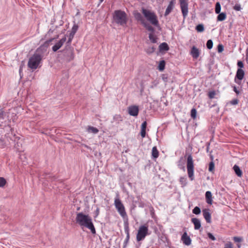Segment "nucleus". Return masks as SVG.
Listing matches in <instances>:
<instances>
[{
    "label": "nucleus",
    "mask_w": 248,
    "mask_h": 248,
    "mask_svg": "<svg viewBox=\"0 0 248 248\" xmlns=\"http://www.w3.org/2000/svg\"><path fill=\"white\" fill-rule=\"evenodd\" d=\"M76 220L77 223L81 227H86L90 230L93 234L96 233L92 219L88 215L84 214L83 213H78L76 216Z\"/></svg>",
    "instance_id": "1"
},
{
    "label": "nucleus",
    "mask_w": 248,
    "mask_h": 248,
    "mask_svg": "<svg viewBox=\"0 0 248 248\" xmlns=\"http://www.w3.org/2000/svg\"><path fill=\"white\" fill-rule=\"evenodd\" d=\"M113 20L116 24L122 26L126 25L128 18L126 13L121 10H116L113 15Z\"/></svg>",
    "instance_id": "2"
},
{
    "label": "nucleus",
    "mask_w": 248,
    "mask_h": 248,
    "mask_svg": "<svg viewBox=\"0 0 248 248\" xmlns=\"http://www.w3.org/2000/svg\"><path fill=\"white\" fill-rule=\"evenodd\" d=\"M142 13L147 19L152 24L156 26L158 25V21L157 16L155 13L149 10L142 9Z\"/></svg>",
    "instance_id": "3"
},
{
    "label": "nucleus",
    "mask_w": 248,
    "mask_h": 248,
    "mask_svg": "<svg viewBox=\"0 0 248 248\" xmlns=\"http://www.w3.org/2000/svg\"><path fill=\"white\" fill-rule=\"evenodd\" d=\"M41 60L42 57L41 55L35 53L29 59L28 65L29 67L32 69H36Z\"/></svg>",
    "instance_id": "4"
},
{
    "label": "nucleus",
    "mask_w": 248,
    "mask_h": 248,
    "mask_svg": "<svg viewBox=\"0 0 248 248\" xmlns=\"http://www.w3.org/2000/svg\"><path fill=\"white\" fill-rule=\"evenodd\" d=\"M148 225L147 224L140 226L136 236L137 241L139 242L144 239L148 235Z\"/></svg>",
    "instance_id": "5"
},
{
    "label": "nucleus",
    "mask_w": 248,
    "mask_h": 248,
    "mask_svg": "<svg viewBox=\"0 0 248 248\" xmlns=\"http://www.w3.org/2000/svg\"><path fill=\"white\" fill-rule=\"evenodd\" d=\"M114 205L120 216L124 219H127V216L125 211V207L119 198H116L115 199Z\"/></svg>",
    "instance_id": "6"
},
{
    "label": "nucleus",
    "mask_w": 248,
    "mask_h": 248,
    "mask_svg": "<svg viewBox=\"0 0 248 248\" xmlns=\"http://www.w3.org/2000/svg\"><path fill=\"white\" fill-rule=\"evenodd\" d=\"M186 168L189 178L192 181L194 179V162L192 156L189 155L187 158Z\"/></svg>",
    "instance_id": "7"
},
{
    "label": "nucleus",
    "mask_w": 248,
    "mask_h": 248,
    "mask_svg": "<svg viewBox=\"0 0 248 248\" xmlns=\"http://www.w3.org/2000/svg\"><path fill=\"white\" fill-rule=\"evenodd\" d=\"M244 71L241 68H238L237 70L236 76L234 78L235 82L237 84H239L240 82H238L237 79L240 81L242 80L244 78Z\"/></svg>",
    "instance_id": "8"
},
{
    "label": "nucleus",
    "mask_w": 248,
    "mask_h": 248,
    "mask_svg": "<svg viewBox=\"0 0 248 248\" xmlns=\"http://www.w3.org/2000/svg\"><path fill=\"white\" fill-rule=\"evenodd\" d=\"M66 40V38L65 36H64V37L62 38L58 43H57L52 47L53 51L54 52L57 51L59 49H60L62 46L65 43Z\"/></svg>",
    "instance_id": "9"
},
{
    "label": "nucleus",
    "mask_w": 248,
    "mask_h": 248,
    "mask_svg": "<svg viewBox=\"0 0 248 248\" xmlns=\"http://www.w3.org/2000/svg\"><path fill=\"white\" fill-rule=\"evenodd\" d=\"M128 113L133 116H137L139 113V108L136 106H130L128 108Z\"/></svg>",
    "instance_id": "10"
},
{
    "label": "nucleus",
    "mask_w": 248,
    "mask_h": 248,
    "mask_svg": "<svg viewBox=\"0 0 248 248\" xmlns=\"http://www.w3.org/2000/svg\"><path fill=\"white\" fill-rule=\"evenodd\" d=\"M181 240L183 243L186 246H189L191 243V240L189 236H188L187 233L186 232H185L181 237Z\"/></svg>",
    "instance_id": "11"
},
{
    "label": "nucleus",
    "mask_w": 248,
    "mask_h": 248,
    "mask_svg": "<svg viewBox=\"0 0 248 248\" xmlns=\"http://www.w3.org/2000/svg\"><path fill=\"white\" fill-rule=\"evenodd\" d=\"M175 3V0H171V1L170 2V3L166 10V11H165V13L164 14L165 16H167L171 12L172 10L174 8Z\"/></svg>",
    "instance_id": "12"
},
{
    "label": "nucleus",
    "mask_w": 248,
    "mask_h": 248,
    "mask_svg": "<svg viewBox=\"0 0 248 248\" xmlns=\"http://www.w3.org/2000/svg\"><path fill=\"white\" fill-rule=\"evenodd\" d=\"M203 216L207 223L211 222V216L209 209H204L202 211Z\"/></svg>",
    "instance_id": "13"
},
{
    "label": "nucleus",
    "mask_w": 248,
    "mask_h": 248,
    "mask_svg": "<svg viewBox=\"0 0 248 248\" xmlns=\"http://www.w3.org/2000/svg\"><path fill=\"white\" fill-rule=\"evenodd\" d=\"M190 54L194 59H197L200 55V50L195 46H193L191 50Z\"/></svg>",
    "instance_id": "14"
},
{
    "label": "nucleus",
    "mask_w": 248,
    "mask_h": 248,
    "mask_svg": "<svg viewBox=\"0 0 248 248\" xmlns=\"http://www.w3.org/2000/svg\"><path fill=\"white\" fill-rule=\"evenodd\" d=\"M191 222L193 223L195 230H199L201 227V222L199 219L193 218L191 219Z\"/></svg>",
    "instance_id": "15"
},
{
    "label": "nucleus",
    "mask_w": 248,
    "mask_h": 248,
    "mask_svg": "<svg viewBox=\"0 0 248 248\" xmlns=\"http://www.w3.org/2000/svg\"><path fill=\"white\" fill-rule=\"evenodd\" d=\"M182 13L184 17H186L188 14V3L187 4H183L180 5Z\"/></svg>",
    "instance_id": "16"
},
{
    "label": "nucleus",
    "mask_w": 248,
    "mask_h": 248,
    "mask_svg": "<svg viewBox=\"0 0 248 248\" xmlns=\"http://www.w3.org/2000/svg\"><path fill=\"white\" fill-rule=\"evenodd\" d=\"M205 199L206 202L208 204H212L213 200H212V195L210 191H208L205 193Z\"/></svg>",
    "instance_id": "17"
},
{
    "label": "nucleus",
    "mask_w": 248,
    "mask_h": 248,
    "mask_svg": "<svg viewBox=\"0 0 248 248\" xmlns=\"http://www.w3.org/2000/svg\"><path fill=\"white\" fill-rule=\"evenodd\" d=\"M152 156L154 159H156L159 156V152L156 146H154L152 148Z\"/></svg>",
    "instance_id": "18"
},
{
    "label": "nucleus",
    "mask_w": 248,
    "mask_h": 248,
    "mask_svg": "<svg viewBox=\"0 0 248 248\" xmlns=\"http://www.w3.org/2000/svg\"><path fill=\"white\" fill-rule=\"evenodd\" d=\"M233 169L234 171H235V173L238 176H239V177L242 176V172L238 166H237L236 165H234V166L233 167Z\"/></svg>",
    "instance_id": "19"
},
{
    "label": "nucleus",
    "mask_w": 248,
    "mask_h": 248,
    "mask_svg": "<svg viewBox=\"0 0 248 248\" xmlns=\"http://www.w3.org/2000/svg\"><path fill=\"white\" fill-rule=\"evenodd\" d=\"M159 47L160 51H167L169 49V47L166 43H163L159 45Z\"/></svg>",
    "instance_id": "20"
},
{
    "label": "nucleus",
    "mask_w": 248,
    "mask_h": 248,
    "mask_svg": "<svg viewBox=\"0 0 248 248\" xmlns=\"http://www.w3.org/2000/svg\"><path fill=\"white\" fill-rule=\"evenodd\" d=\"M87 131L89 133H93L94 134H96L98 132V129L92 126H89L87 128Z\"/></svg>",
    "instance_id": "21"
},
{
    "label": "nucleus",
    "mask_w": 248,
    "mask_h": 248,
    "mask_svg": "<svg viewBox=\"0 0 248 248\" xmlns=\"http://www.w3.org/2000/svg\"><path fill=\"white\" fill-rule=\"evenodd\" d=\"M226 18V14L225 13H219L217 17V20L219 21H223Z\"/></svg>",
    "instance_id": "22"
},
{
    "label": "nucleus",
    "mask_w": 248,
    "mask_h": 248,
    "mask_svg": "<svg viewBox=\"0 0 248 248\" xmlns=\"http://www.w3.org/2000/svg\"><path fill=\"white\" fill-rule=\"evenodd\" d=\"M165 67V62L164 60L161 61L158 66V69L160 71H162L164 70Z\"/></svg>",
    "instance_id": "23"
},
{
    "label": "nucleus",
    "mask_w": 248,
    "mask_h": 248,
    "mask_svg": "<svg viewBox=\"0 0 248 248\" xmlns=\"http://www.w3.org/2000/svg\"><path fill=\"white\" fill-rule=\"evenodd\" d=\"M149 38L151 41L153 43H155L157 41V38L156 36L153 33H151L149 34Z\"/></svg>",
    "instance_id": "24"
},
{
    "label": "nucleus",
    "mask_w": 248,
    "mask_h": 248,
    "mask_svg": "<svg viewBox=\"0 0 248 248\" xmlns=\"http://www.w3.org/2000/svg\"><path fill=\"white\" fill-rule=\"evenodd\" d=\"M221 11V5L219 2H217L216 4L215 7V12L216 14H219Z\"/></svg>",
    "instance_id": "25"
},
{
    "label": "nucleus",
    "mask_w": 248,
    "mask_h": 248,
    "mask_svg": "<svg viewBox=\"0 0 248 248\" xmlns=\"http://www.w3.org/2000/svg\"><path fill=\"white\" fill-rule=\"evenodd\" d=\"M75 55L73 50L70 51V55L66 58L67 61L70 62L74 59Z\"/></svg>",
    "instance_id": "26"
},
{
    "label": "nucleus",
    "mask_w": 248,
    "mask_h": 248,
    "mask_svg": "<svg viewBox=\"0 0 248 248\" xmlns=\"http://www.w3.org/2000/svg\"><path fill=\"white\" fill-rule=\"evenodd\" d=\"M196 30L198 32H202L204 30V26L202 24H199L196 27Z\"/></svg>",
    "instance_id": "27"
},
{
    "label": "nucleus",
    "mask_w": 248,
    "mask_h": 248,
    "mask_svg": "<svg viewBox=\"0 0 248 248\" xmlns=\"http://www.w3.org/2000/svg\"><path fill=\"white\" fill-rule=\"evenodd\" d=\"M213 43L212 41L211 40H208L206 43L207 47L209 49H210L213 47Z\"/></svg>",
    "instance_id": "28"
},
{
    "label": "nucleus",
    "mask_w": 248,
    "mask_h": 248,
    "mask_svg": "<svg viewBox=\"0 0 248 248\" xmlns=\"http://www.w3.org/2000/svg\"><path fill=\"white\" fill-rule=\"evenodd\" d=\"M6 183V180L3 178L0 177V187H3Z\"/></svg>",
    "instance_id": "29"
},
{
    "label": "nucleus",
    "mask_w": 248,
    "mask_h": 248,
    "mask_svg": "<svg viewBox=\"0 0 248 248\" xmlns=\"http://www.w3.org/2000/svg\"><path fill=\"white\" fill-rule=\"evenodd\" d=\"M192 212L196 215H198L201 213V209L199 207L196 206L193 209Z\"/></svg>",
    "instance_id": "30"
},
{
    "label": "nucleus",
    "mask_w": 248,
    "mask_h": 248,
    "mask_svg": "<svg viewBox=\"0 0 248 248\" xmlns=\"http://www.w3.org/2000/svg\"><path fill=\"white\" fill-rule=\"evenodd\" d=\"M197 111L195 108H192L191 110V117L193 119H195L196 117Z\"/></svg>",
    "instance_id": "31"
},
{
    "label": "nucleus",
    "mask_w": 248,
    "mask_h": 248,
    "mask_svg": "<svg viewBox=\"0 0 248 248\" xmlns=\"http://www.w3.org/2000/svg\"><path fill=\"white\" fill-rule=\"evenodd\" d=\"M233 240L235 242L240 243L243 240V239L242 237L234 236L233 237Z\"/></svg>",
    "instance_id": "32"
},
{
    "label": "nucleus",
    "mask_w": 248,
    "mask_h": 248,
    "mask_svg": "<svg viewBox=\"0 0 248 248\" xmlns=\"http://www.w3.org/2000/svg\"><path fill=\"white\" fill-rule=\"evenodd\" d=\"M215 164L213 162H211L209 164V171L212 172L214 170Z\"/></svg>",
    "instance_id": "33"
},
{
    "label": "nucleus",
    "mask_w": 248,
    "mask_h": 248,
    "mask_svg": "<svg viewBox=\"0 0 248 248\" xmlns=\"http://www.w3.org/2000/svg\"><path fill=\"white\" fill-rule=\"evenodd\" d=\"M78 29V26L77 25H74L72 28V31H71V33L75 34Z\"/></svg>",
    "instance_id": "34"
},
{
    "label": "nucleus",
    "mask_w": 248,
    "mask_h": 248,
    "mask_svg": "<svg viewBox=\"0 0 248 248\" xmlns=\"http://www.w3.org/2000/svg\"><path fill=\"white\" fill-rule=\"evenodd\" d=\"M216 95V92L215 91H211L208 93V96L210 99L214 98Z\"/></svg>",
    "instance_id": "35"
},
{
    "label": "nucleus",
    "mask_w": 248,
    "mask_h": 248,
    "mask_svg": "<svg viewBox=\"0 0 248 248\" xmlns=\"http://www.w3.org/2000/svg\"><path fill=\"white\" fill-rule=\"evenodd\" d=\"M224 248H233L232 243L230 242H227L225 244Z\"/></svg>",
    "instance_id": "36"
},
{
    "label": "nucleus",
    "mask_w": 248,
    "mask_h": 248,
    "mask_svg": "<svg viewBox=\"0 0 248 248\" xmlns=\"http://www.w3.org/2000/svg\"><path fill=\"white\" fill-rule=\"evenodd\" d=\"M75 34H73V33H70V34H69V39H68V42H67V43H69V44H70Z\"/></svg>",
    "instance_id": "37"
},
{
    "label": "nucleus",
    "mask_w": 248,
    "mask_h": 248,
    "mask_svg": "<svg viewBox=\"0 0 248 248\" xmlns=\"http://www.w3.org/2000/svg\"><path fill=\"white\" fill-rule=\"evenodd\" d=\"M223 46L221 44H219L217 46V51L218 52H222L223 51Z\"/></svg>",
    "instance_id": "38"
},
{
    "label": "nucleus",
    "mask_w": 248,
    "mask_h": 248,
    "mask_svg": "<svg viewBox=\"0 0 248 248\" xmlns=\"http://www.w3.org/2000/svg\"><path fill=\"white\" fill-rule=\"evenodd\" d=\"M233 9L237 11H240L241 9L240 5L235 4L233 7Z\"/></svg>",
    "instance_id": "39"
},
{
    "label": "nucleus",
    "mask_w": 248,
    "mask_h": 248,
    "mask_svg": "<svg viewBox=\"0 0 248 248\" xmlns=\"http://www.w3.org/2000/svg\"><path fill=\"white\" fill-rule=\"evenodd\" d=\"M207 235H208V237L212 240L215 241L216 240L215 236L211 233L208 232L207 233Z\"/></svg>",
    "instance_id": "40"
},
{
    "label": "nucleus",
    "mask_w": 248,
    "mask_h": 248,
    "mask_svg": "<svg viewBox=\"0 0 248 248\" xmlns=\"http://www.w3.org/2000/svg\"><path fill=\"white\" fill-rule=\"evenodd\" d=\"M141 136L142 138H144L146 135V129H141L140 132Z\"/></svg>",
    "instance_id": "41"
},
{
    "label": "nucleus",
    "mask_w": 248,
    "mask_h": 248,
    "mask_svg": "<svg viewBox=\"0 0 248 248\" xmlns=\"http://www.w3.org/2000/svg\"><path fill=\"white\" fill-rule=\"evenodd\" d=\"M146 126H147V123L146 121L144 122L142 124H141V129H146Z\"/></svg>",
    "instance_id": "42"
},
{
    "label": "nucleus",
    "mask_w": 248,
    "mask_h": 248,
    "mask_svg": "<svg viewBox=\"0 0 248 248\" xmlns=\"http://www.w3.org/2000/svg\"><path fill=\"white\" fill-rule=\"evenodd\" d=\"M237 65L241 69L244 67V64H243V62L241 61H238L237 62Z\"/></svg>",
    "instance_id": "43"
},
{
    "label": "nucleus",
    "mask_w": 248,
    "mask_h": 248,
    "mask_svg": "<svg viewBox=\"0 0 248 248\" xmlns=\"http://www.w3.org/2000/svg\"><path fill=\"white\" fill-rule=\"evenodd\" d=\"M146 28L147 29L150 31H152V32H153L154 31V29L153 28V27H152L150 25H148V26H146Z\"/></svg>",
    "instance_id": "44"
},
{
    "label": "nucleus",
    "mask_w": 248,
    "mask_h": 248,
    "mask_svg": "<svg viewBox=\"0 0 248 248\" xmlns=\"http://www.w3.org/2000/svg\"><path fill=\"white\" fill-rule=\"evenodd\" d=\"M155 48L154 47H152V48H150L147 50V53H152L155 51Z\"/></svg>",
    "instance_id": "45"
},
{
    "label": "nucleus",
    "mask_w": 248,
    "mask_h": 248,
    "mask_svg": "<svg viewBox=\"0 0 248 248\" xmlns=\"http://www.w3.org/2000/svg\"><path fill=\"white\" fill-rule=\"evenodd\" d=\"M126 232V242H127L129 240V239L130 235H129V231L128 230Z\"/></svg>",
    "instance_id": "46"
},
{
    "label": "nucleus",
    "mask_w": 248,
    "mask_h": 248,
    "mask_svg": "<svg viewBox=\"0 0 248 248\" xmlns=\"http://www.w3.org/2000/svg\"><path fill=\"white\" fill-rule=\"evenodd\" d=\"M180 5L183 4H187L186 0H180Z\"/></svg>",
    "instance_id": "47"
},
{
    "label": "nucleus",
    "mask_w": 248,
    "mask_h": 248,
    "mask_svg": "<svg viewBox=\"0 0 248 248\" xmlns=\"http://www.w3.org/2000/svg\"><path fill=\"white\" fill-rule=\"evenodd\" d=\"M233 91L237 93L238 94L239 93V92L237 90L235 86H234L233 87Z\"/></svg>",
    "instance_id": "48"
},
{
    "label": "nucleus",
    "mask_w": 248,
    "mask_h": 248,
    "mask_svg": "<svg viewBox=\"0 0 248 248\" xmlns=\"http://www.w3.org/2000/svg\"><path fill=\"white\" fill-rule=\"evenodd\" d=\"M54 40V38H51L48 40H47L46 42V44H48L49 43H50L51 41H52L53 40Z\"/></svg>",
    "instance_id": "49"
},
{
    "label": "nucleus",
    "mask_w": 248,
    "mask_h": 248,
    "mask_svg": "<svg viewBox=\"0 0 248 248\" xmlns=\"http://www.w3.org/2000/svg\"><path fill=\"white\" fill-rule=\"evenodd\" d=\"M95 213H96V216H97L99 214V208H97V209L96 210Z\"/></svg>",
    "instance_id": "50"
},
{
    "label": "nucleus",
    "mask_w": 248,
    "mask_h": 248,
    "mask_svg": "<svg viewBox=\"0 0 248 248\" xmlns=\"http://www.w3.org/2000/svg\"><path fill=\"white\" fill-rule=\"evenodd\" d=\"M185 181H186V179L185 178L182 177V178H180V182H181L183 183V182H185Z\"/></svg>",
    "instance_id": "51"
},
{
    "label": "nucleus",
    "mask_w": 248,
    "mask_h": 248,
    "mask_svg": "<svg viewBox=\"0 0 248 248\" xmlns=\"http://www.w3.org/2000/svg\"><path fill=\"white\" fill-rule=\"evenodd\" d=\"M238 103V101L237 100H234L232 101V104H237Z\"/></svg>",
    "instance_id": "52"
},
{
    "label": "nucleus",
    "mask_w": 248,
    "mask_h": 248,
    "mask_svg": "<svg viewBox=\"0 0 248 248\" xmlns=\"http://www.w3.org/2000/svg\"><path fill=\"white\" fill-rule=\"evenodd\" d=\"M237 246H238V248H240L241 245H237Z\"/></svg>",
    "instance_id": "53"
},
{
    "label": "nucleus",
    "mask_w": 248,
    "mask_h": 248,
    "mask_svg": "<svg viewBox=\"0 0 248 248\" xmlns=\"http://www.w3.org/2000/svg\"><path fill=\"white\" fill-rule=\"evenodd\" d=\"M138 16L140 17V16H141L140 14H138Z\"/></svg>",
    "instance_id": "54"
},
{
    "label": "nucleus",
    "mask_w": 248,
    "mask_h": 248,
    "mask_svg": "<svg viewBox=\"0 0 248 248\" xmlns=\"http://www.w3.org/2000/svg\"><path fill=\"white\" fill-rule=\"evenodd\" d=\"M103 0H101L100 2H102Z\"/></svg>",
    "instance_id": "55"
}]
</instances>
